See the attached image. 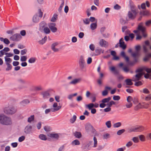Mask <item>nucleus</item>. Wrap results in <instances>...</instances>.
Returning <instances> with one entry per match:
<instances>
[{
    "mask_svg": "<svg viewBox=\"0 0 151 151\" xmlns=\"http://www.w3.org/2000/svg\"><path fill=\"white\" fill-rule=\"evenodd\" d=\"M137 30H134L133 32L135 33H138L139 32H141L143 37H147V34L146 32V28L143 26V23H141L139 24L138 26Z\"/></svg>",
    "mask_w": 151,
    "mask_h": 151,
    "instance_id": "f257e3e1",
    "label": "nucleus"
},
{
    "mask_svg": "<svg viewBox=\"0 0 151 151\" xmlns=\"http://www.w3.org/2000/svg\"><path fill=\"white\" fill-rule=\"evenodd\" d=\"M121 55L124 58L127 63L129 65H132L136 63L138 61V58L137 57L134 58V61L133 62L130 61L129 57L127 56L125 53L124 51H122L121 53Z\"/></svg>",
    "mask_w": 151,
    "mask_h": 151,
    "instance_id": "f03ea898",
    "label": "nucleus"
},
{
    "mask_svg": "<svg viewBox=\"0 0 151 151\" xmlns=\"http://www.w3.org/2000/svg\"><path fill=\"white\" fill-rule=\"evenodd\" d=\"M0 123L2 124L9 125L12 123L11 119L4 115H0Z\"/></svg>",
    "mask_w": 151,
    "mask_h": 151,
    "instance_id": "7ed1b4c3",
    "label": "nucleus"
},
{
    "mask_svg": "<svg viewBox=\"0 0 151 151\" xmlns=\"http://www.w3.org/2000/svg\"><path fill=\"white\" fill-rule=\"evenodd\" d=\"M17 111L16 108L14 107L9 108H6L4 109V111L5 113L8 114H13Z\"/></svg>",
    "mask_w": 151,
    "mask_h": 151,
    "instance_id": "20e7f679",
    "label": "nucleus"
},
{
    "mask_svg": "<svg viewBox=\"0 0 151 151\" xmlns=\"http://www.w3.org/2000/svg\"><path fill=\"white\" fill-rule=\"evenodd\" d=\"M46 25V24L45 22H41L40 24V28L42 27L43 28V31L46 34H49L50 32V30L48 27H45Z\"/></svg>",
    "mask_w": 151,
    "mask_h": 151,
    "instance_id": "39448f33",
    "label": "nucleus"
},
{
    "mask_svg": "<svg viewBox=\"0 0 151 151\" xmlns=\"http://www.w3.org/2000/svg\"><path fill=\"white\" fill-rule=\"evenodd\" d=\"M148 48L151 50V46H150V42L149 41L147 40L145 42V44L143 45L144 51L145 53L148 52Z\"/></svg>",
    "mask_w": 151,
    "mask_h": 151,
    "instance_id": "423d86ee",
    "label": "nucleus"
},
{
    "mask_svg": "<svg viewBox=\"0 0 151 151\" xmlns=\"http://www.w3.org/2000/svg\"><path fill=\"white\" fill-rule=\"evenodd\" d=\"M21 38L20 35L19 34H16L10 37V39L13 41H17L19 40Z\"/></svg>",
    "mask_w": 151,
    "mask_h": 151,
    "instance_id": "0eeeda50",
    "label": "nucleus"
},
{
    "mask_svg": "<svg viewBox=\"0 0 151 151\" xmlns=\"http://www.w3.org/2000/svg\"><path fill=\"white\" fill-rule=\"evenodd\" d=\"M85 63V62L84 60V57L82 56L80 57L79 60V64L80 68L83 69L84 68Z\"/></svg>",
    "mask_w": 151,
    "mask_h": 151,
    "instance_id": "6e6552de",
    "label": "nucleus"
},
{
    "mask_svg": "<svg viewBox=\"0 0 151 151\" xmlns=\"http://www.w3.org/2000/svg\"><path fill=\"white\" fill-rule=\"evenodd\" d=\"M55 23H51L49 24L48 26L51 31L53 32H55L57 31V28L55 27Z\"/></svg>",
    "mask_w": 151,
    "mask_h": 151,
    "instance_id": "1a4fd4ad",
    "label": "nucleus"
},
{
    "mask_svg": "<svg viewBox=\"0 0 151 151\" xmlns=\"http://www.w3.org/2000/svg\"><path fill=\"white\" fill-rule=\"evenodd\" d=\"M136 14V12L134 11L129 12L128 13V16L129 18L131 19H134L135 17Z\"/></svg>",
    "mask_w": 151,
    "mask_h": 151,
    "instance_id": "9d476101",
    "label": "nucleus"
},
{
    "mask_svg": "<svg viewBox=\"0 0 151 151\" xmlns=\"http://www.w3.org/2000/svg\"><path fill=\"white\" fill-rule=\"evenodd\" d=\"M135 132H141L144 130L145 128L142 126H137L135 127Z\"/></svg>",
    "mask_w": 151,
    "mask_h": 151,
    "instance_id": "9b49d317",
    "label": "nucleus"
},
{
    "mask_svg": "<svg viewBox=\"0 0 151 151\" xmlns=\"http://www.w3.org/2000/svg\"><path fill=\"white\" fill-rule=\"evenodd\" d=\"M54 109H52V112L57 111L59 110L61 108L60 106H58V104L57 103H55L53 105Z\"/></svg>",
    "mask_w": 151,
    "mask_h": 151,
    "instance_id": "f8f14e48",
    "label": "nucleus"
},
{
    "mask_svg": "<svg viewBox=\"0 0 151 151\" xmlns=\"http://www.w3.org/2000/svg\"><path fill=\"white\" fill-rule=\"evenodd\" d=\"M120 46L124 50L126 48V45L125 44L122 38H121L119 40Z\"/></svg>",
    "mask_w": 151,
    "mask_h": 151,
    "instance_id": "ddd939ff",
    "label": "nucleus"
},
{
    "mask_svg": "<svg viewBox=\"0 0 151 151\" xmlns=\"http://www.w3.org/2000/svg\"><path fill=\"white\" fill-rule=\"evenodd\" d=\"M111 54L113 56V59L115 60H118L119 59V57L116 56V53L114 51H111Z\"/></svg>",
    "mask_w": 151,
    "mask_h": 151,
    "instance_id": "4468645a",
    "label": "nucleus"
},
{
    "mask_svg": "<svg viewBox=\"0 0 151 151\" xmlns=\"http://www.w3.org/2000/svg\"><path fill=\"white\" fill-rule=\"evenodd\" d=\"M99 43L101 46L105 47L108 45V43L103 39L100 40Z\"/></svg>",
    "mask_w": 151,
    "mask_h": 151,
    "instance_id": "2eb2a0df",
    "label": "nucleus"
},
{
    "mask_svg": "<svg viewBox=\"0 0 151 151\" xmlns=\"http://www.w3.org/2000/svg\"><path fill=\"white\" fill-rule=\"evenodd\" d=\"M42 95L44 99L48 98L50 96V93L48 91L42 92Z\"/></svg>",
    "mask_w": 151,
    "mask_h": 151,
    "instance_id": "dca6fc26",
    "label": "nucleus"
},
{
    "mask_svg": "<svg viewBox=\"0 0 151 151\" xmlns=\"http://www.w3.org/2000/svg\"><path fill=\"white\" fill-rule=\"evenodd\" d=\"M148 107V104H146L144 106L139 103L135 107V109H138L142 108H147Z\"/></svg>",
    "mask_w": 151,
    "mask_h": 151,
    "instance_id": "f3484780",
    "label": "nucleus"
},
{
    "mask_svg": "<svg viewBox=\"0 0 151 151\" xmlns=\"http://www.w3.org/2000/svg\"><path fill=\"white\" fill-rule=\"evenodd\" d=\"M58 45V43H55L53 44L51 46V48L52 49L54 52H57L59 51V50L58 49L55 48V47L57 46Z\"/></svg>",
    "mask_w": 151,
    "mask_h": 151,
    "instance_id": "a211bd4d",
    "label": "nucleus"
},
{
    "mask_svg": "<svg viewBox=\"0 0 151 151\" xmlns=\"http://www.w3.org/2000/svg\"><path fill=\"white\" fill-rule=\"evenodd\" d=\"M32 127L31 126H27L25 129V132L27 134L29 133L31 131Z\"/></svg>",
    "mask_w": 151,
    "mask_h": 151,
    "instance_id": "6ab92c4d",
    "label": "nucleus"
},
{
    "mask_svg": "<svg viewBox=\"0 0 151 151\" xmlns=\"http://www.w3.org/2000/svg\"><path fill=\"white\" fill-rule=\"evenodd\" d=\"M48 136L50 137L58 139L59 138V135L57 134H49L48 135Z\"/></svg>",
    "mask_w": 151,
    "mask_h": 151,
    "instance_id": "aec40b11",
    "label": "nucleus"
},
{
    "mask_svg": "<svg viewBox=\"0 0 151 151\" xmlns=\"http://www.w3.org/2000/svg\"><path fill=\"white\" fill-rule=\"evenodd\" d=\"M0 40L1 41H3L6 44L8 45L10 43L9 41L7 38L4 39L3 38L0 37Z\"/></svg>",
    "mask_w": 151,
    "mask_h": 151,
    "instance_id": "412c9836",
    "label": "nucleus"
},
{
    "mask_svg": "<svg viewBox=\"0 0 151 151\" xmlns=\"http://www.w3.org/2000/svg\"><path fill=\"white\" fill-rule=\"evenodd\" d=\"M81 79L80 78L75 79L72 81L70 82L69 83L70 84H75L78 83L80 81Z\"/></svg>",
    "mask_w": 151,
    "mask_h": 151,
    "instance_id": "4be33fe9",
    "label": "nucleus"
},
{
    "mask_svg": "<svg viewBox=\"0 0 151 151\" xmlns=\"http://www.w3.org/2000/svg\"><path fill=\"white\" fill-rule=\"evenodd\" d=\"M150 58H151V53H149L145 55L143 59V60L145 61H148Z\"/></svg>",
    "mask_w": 151,
    "mask_h": 151,
    "instance_id": "5701e85b",
    "label": "nucleus"
},
{
    "mask_svg": "<svg viewBox=\"0 0 151 151\" xmlns=\"http://www.w3.org/2000/svg\"><path fill=\"white\" fill-rule=\"evenodd\" d=\"M39 20V17L37 15H35L33 18V21L34 22L37 23Z\"/></svg>",
    "mask_w": 151,
    "mask_h": 151,
    "instance_id": "b1692460",
    "label": "nucleus"
},
{
    "mask_svg": "<svg viewBox=\"0 0 151 151\" xmlns=\"http://www.w3.org/2000/svg\"><path fill=\"white\" fill-rule=\"evenodd\" d=\"M110 70L111 71L113 72L115 74H117L118 73V70L116 69L114 67H111L110 68Z\"/></svg>",
    "mask_w": 151,
    "mask_h": 151,
    "instance_id": "393cba45",
    "label": "nucleus"
},
{
    "mask_svg": "<svg viewBox=\"0 0 151 151\" xmlns=\"http://www.w3.org/2000/svg\"><path fill=\"white\" fill-rule=\"evenodd\" d=\"M127 130L128 132L129 133L132 132H135V127H129L127 129Z\"/></svg>",
    "mask_w": 151,
    "mask_h": 151,
    "instance_id": "a878e982",
    "label": "nucleus"
},
{
    "mask_svg": "<svg viewBox=\"0 0 151 151\" xmlns=\"http://www.w3.org/2000/svg\"><path fill=\"white\" fill-rule=\"evenodd\" d=\"M97 26V24L96 23H92L90 25L91 29L93 30L96 29Z\"/></svg>",
    "mask_w": 151,
    "mask_h": 151,
    "instance_id": "bb28decb",
    "label": "nucleus"
},
{
    "mask_svg": "<svg viewBox=\"0 0 151 151\" xmlns=\"http://www.w3.org/2000/svg\"><path fill=\"white\" fill-rule=\"evenodd\" d=\"M86 108H87L89 110H91L94 107V104L92 103H90L86 105Z\"/></svg>",
    "mask_w": 151,
    "mask_h": 151,
    "instance_id": "cd10ccee",
    "label": "nucleus"
},
{
    "mask_svg": "<svg viewBox=\"0 0 151 151\" xmlns=\"http://www.w3.org/2000/svg\"><path fill=\"white\" fill-rule=\"evenodd\" d=\"M141 15H148L150 14V13L147 10L142 11L140 12Z\"/></svg>",
    "mask_w": 151,
    "mask_h": 151,
    "instance_id": "c85d7f7f",
    "label": "nucleus"
},
{
    "mask_svg": "<svg viewBox=\"0 0 151 151\" xmlns=\"http://www.w3.org/2000/svg\"><path fill=\"white\" fill-rule=\"evenodd\" d=\"M74 136L77 138H80L81 137V132H75L74 133Z\"/></svg>",
    "mask_w": 151,
    "mask_h": 151,
    "instance_id": "c756f323",
    "label": "nucleus"
},
{
    "mask_svg": "<svg viewBox=\"0 0 151 151\" xmlns=\"http://www.w3.org/2000/svg\"><path fill=\"white\" fill-rule=\"evenodd\" d=\"M142 73H138L135 75V77L136 78V80H139L140 78H141L142 76L143 75Z\"/></svg>",
    "mask_w": 151,
    "mask_h": 151,
    "instance_id": "7c9ffc66",
    "label": "nucleus"
},
{
    "mask_svg": "<svg viewBox=\"0 0 151 151\" xmlns=\"http://www.w3.org/2000/svg\"><path fill=\"white\" fill-rule=\"evenodd\" d=\"M111 98L109 97L107 98H105L102 100L101 102L102 103H108L111 100Z\"/></svg>",
    "mask_w": 151,
    "mask_h": 151,
    "instance_id": "2f4dec72",
    "label": "nucleus"
},
{
    "mask_svg": "<svg viewBox=\"0 0 151 151\" xmlns=\"http://www.w3.org/2000/svg\"><path fill=\"white\" fill-rule=\"evenodd\" d=\"M34 120V115H31L28 119L27 122L29 123H31V122H33Z\"/></svg>",
    "mask_w": 151,
    "mask_h": 151,
    "instance_id": "473e14b6",
    "label": "nucleus"
},
{
    "mask_svg": "<svg viewBox=\"0 0 151 151\" xmlns=\"http://www.w3.org/2000/svg\"><path fill=\"white\" fill-rule=\"evenodd\" d=\"M88 145L84 144L83 145L82 148L85 151H87L90 149L89 147H88Z\"/></svg>",
    "mask_w": 151,
    "mask_h": 151,
    "instance_id": "72a5a7b5",
    "label": "nucleus"
},
{
    "mask_svg": "<svg viewBox=\"0 0 151 151\" xmlns=\"http://www.w3.org/2000/svg\"><path fill=\"white\" fill-rule=\"evenodd\" d=\"M125 82L126 84L128 85H132L133 84V83L132 82L131 80L129 79H126Z\"/></svg>",
    "mask_w": 151,
    "mask_h": 151,
    "instance_id": "f704fd0d",
    "label": "nucleus"
},
{
    "mask_svg": "<svg viewBox=\"0 0 151 151\" xmlns=\"http://www.w3.org/2000/svg\"><path fill=\"white\" fill-rule=\"evenodd\" d=\"M80 144L79 141L77 139H76L72 142V144L73 145H78Z\"/></svg>",
    "mask_w": 151,
    "mask_h": 151,
    "instance_id": "c9c22d12",
    "label": "nucleus"
},
{
    "mask_svg": "<svg viewBox=\"0 0 151 151\" xmlns=\"http://www.w3.org/2000/svg\"><path fill=\"white\" fill-rule=\"evenodd\" d=\"M39 137L41 139L46 140L47 139V137L46 136L43 134H41L39 136Z\"/></svg>",
    "mask_w": 151,
    "mask_h": 151,
    "instance_id": "e433bc0d",
    "label": "nucleus"
},
{
    "mask_svg": "<svg viewBox=\"0 0 151 151\" xmlns=\"http://www.w3.org/2000/svg\"><path fill=\"white\" fill-rule=\"evenodd\" d=\"M140 140L142 142H144L145 140V136L143 135H140L138 136Z\"/></svg>",
    "mask_w": 151,
    "mask_h": 151,
    "instance_id": "4c0bfd02",
    "label": "nucleus"
},
{
    "mask_svg": "<svg viewBox=\"0 0 151 151\" xmlns=\"http://www.w3.org/2000/svg\"><path fill=\"white\" fill-rule=\"evenodd\" d=\"M6 64L7 66V68H6V70L8 71L11 70L12 68V65L8 63H6Z\"/></svg>",
    "mask_w": 151,
    "mask_h": 151,
    "instance_id": "58836bf2",
    "label": "nucleus"
},
{
    "mask_svg": "<svg viewBox=\"0 0 151 151\" xmlns=\"http://www.w3.org/2000/svg\"><path fill=\"white\" fill-rule=\"evenodd\" d=\"M64 1L63 0H62V3L60 5L59 9H58V11L60 13H61L62 12V9L64 6Z\"/></svg>",
    "mask_w": 151,
    "mask_h": 151,
    "instance_id": "ea45409f",
    "label": "nucleus"
},
{
    "mask_svg": "<svg viewBox=\"0 0 151 151\" xmlns=\"http://www.w3.org/2000/svg\"><path fill=\"white\" fill-rule=\"evenodd\" d=\"M76 119V116L75 115H74L72 118L70 120V122L71 123H73L74 122Z\"/></svg>",
    "mask_w": 151,
    "mask_h": 151,
    "instance_id": "a19ab883",
    "label": "nucleus"
},
{
    "mask_svg": "<svg viewBox=\"0 0 151 151\" xmlns=\"http://www.w3.org/2000/svg\"><path fill=\"white\" fill-rule=\"evenodd\" d=\"M132 55L133 58L138 57L139 55V52H135L132 53Z\"/></svg>",
    "mask_w": 151,
    "mask_h": 151,
    "instance_id": "79ce46f5",
    "label": "nucleus"
},
{
    "mask_svg": "<svg viewBox=\"0 0 151 151\" xmlns=\"http://www.w3.org/2000/svg\"><path fill=\"white\" fill-rule=\"evenodd\" d=\"M58 15L56 14H55L52 17L51 19V21L52 22H55L58 18Z\"/></svg>",
    "mask_w": 151,
    "mask_h": 151,
    "instance_id": "37998d69",
    "label": "nucleus"
},
{
    "mask_svg": "<svg viewBox=\"0 0 151 151\" xmlns=\"http://www.w3.org/2000/svg\"><path fill=\"white\" fill-rule=\"evenodd\" d=\"M132 140L134 143H138L139 142L138 138L137 137H133L132 139Z\"/></svg>",
    "mask_w": 151,
    "mask_h": 151,
    "instance_id": "c03bdc74",
    "label": "nucleus"
},
{
    "mask_svg": "<svg viewBox=\"0 0 151 151\" xmlns=\"http://www.w3.org/2000/svg\"><path fill=\"white\" fill-rule=\"evenodd\" d=\"M77 95V93L69 95L68 96V98L69 99H71L73 98V97L76 96Z\"/></svg>",
    "mask_w": 151,
    "mask_h": 151,
    "instance_id": "a18cd8bd",
    "label": "nucleus"
},
{
    "mask_svg": "<svg viewBox=\"0 0 151 151\" xmlns=\"http://www.w3.org/2000/svg\"><path fill=\"white\" fill-rule=\"evenodd\" d=\"M121 125L122 124L120 122H119L114 124L113 125V126L115 128L121 126Z\"/></svg>",
    "mask_w": 151,
    "mask_h": 151,
    "instance_id": "49530a36",
    "label": "nucleus"
},
{
    "mask_svg": "<svg viewBox=\"0 0 151 151\" xmlns=\"http://www.w3.org/2000/svg\"><path fill=\"white\" fill-rule=\"evenodd\" d=\"M5 60L6 62V63H11L12 61V59L10 58H7L6 57H5Z\"/></svg>",
    "mask_w": 151,
    "mask_h": 151,
    "instance_id": "de8ad7c7",
    "label": "nucleus"
},
{
    "mask_svg": "<svg viewBox=\"0 0 151 151\" xmlns=\"http://www.w3.org/2000/svg\"><path fill=\"white\" fill-rule=\"evenodd\" d=\"M36 60V58H32L29 60V62L30 63H34L35 61Z\"/></svg>",
    "mask_w": 151,
    "mask_h": 151,
    "instance_id": "09e8293b",
    "label": "nucleus"
},
{
    "mask_svg": "<svg viewBox=\"0 0 151 151\" xmlns=\"http://www.w3.org/2000/svg\"><path fill=\"white\" fill-rule=\"evenodd\" d=\"M125 131L124 129H123L119 130L117 132V134L118 135H120Z\"/></svg>",
    "mask_w": 151,
    "mask_h": 151,
    "instance_id": "8fccbe9b",
    "label": "nucleus"
},
{
    "mask_svg": "<svg viewBox=\"0 0 151 151\" xmlns=\"http://www.w3.org/2000/svg\"><path fill=\"white\" fill-rule=\"evenodd\" d=\"M106 124L108 128H110L111 127V122L110 121H109L106 122Z\"/></svg>",
    "mask_w": 151,
    "mask_h": 151,
    "instance_id": "3c124183",
    "label": "nucleus"
},
{
    "mask_svg": "<svg viewBox=\"0 0 151 151\" xmlns=\"http://www.w3.org/2000/svg\"><path fill=\"white\" fill-rule=\"evenodd\" d=\"M47 39V37L45 36L44 38L43 39H42L40 41V43L41 44H43L44 43Z\"/></svg>",
    "mask_w": 151,
    "mask_h": 151,
    "instance_id": "603ef678",
    "label": "nucleus"
},
{
    "mask_svg": "<svg viewBox=\"0 0 151 151\" xmlns=\"http://www.w3.org/2000/svg\"><path fill=\"white\" fill-rule=\"evenodd\" d=\"M18 81L19 83L21 84H24L25 83V80L22 79H18Z\"/></svg>",
    "mask_w": 151,
    "mask_h": 151,
    "instance_id": "864d4df0",
    "label": "nucleus"
},
{
    "mask_svg": "<svg viewBox=\"0 0 151 151\" xmlns=\"http://www.w3.org/2000/svg\"><path fill=\"white\" fill-rule=\"evenodd\" d=\"M83 22L85 24H89L90 23L89 19H83Z\"/></svg>",
    "mask_w": 151,
    "mask_h": 151,
    "instance_id": "5fc2aeb1",
    "label": "nucleus"
},
{
    "mask_svg": "<svg viewBox=\"0 0 151 151\" xmlns=\"http://www.w3.org/2000/svg\"><path fill=\"white\" fill-rule=\"evenodd\" d=\"M29 102V101L28 100L26 99L23 101L21 103L22 105H24V104H28Z\"/></svg>",
    "mask_w": 151,
    "mask_h": 151,
    "instance_id": "6e6d98bb",
    "label": "nucleus"
},
{
    "mask_svg": "<svg viewBox=\"0 0 151 151\" xmlns=\"http://www.w3.org/2000/svg\"><path fill=\"white\" fill-rule=\"evenodd\" d=\"M120 99V97L119 96H114L113 97V99L114 100H119Z\"/></svg>",
    "mask_w": 151,
    "mask_h": 151,
    "instance_id": "4d7b16f0",
    "label": "nucleus"
},
{
    "mask_svg": "<svg viewBox=\"0 0 151 151\" xmlns=\"http://www.w3.org/2000/svg\"><path fill=\"white\" fill-rule=\"evenodd\" d=\"M123 70L125 72L127 73L129 71V69L127 67H124L122 68Z\"/></svg>",
    "mask_w": 151,
    "mask_h": 151,
    "instance_id": "13d9d810",
    "label": "nucleus"
},
{
    "mask_svg": "<svg viewBox=\"0 0 151 151\" xmlns=\"http://www.w3.org/2000/svg\"><path fill=\"white\" fill-rule=\"evenodd\" d=\"M93 140L94 141V145L93 147H96L97 145V139L95 137H94Z\"/></svg>",
    "mask_w": 151,
    "mask_h": 151,
    "instance_id": "bf43d9fd",
    "label": "nucleus"
},
{
    "mask_svg": "<svg viewBox=\"0 0 151 151\" xmlns=\"http://www.w3.org/2000/svg\"><path fill=\"white\" fill-rule=\"evenodd\" d=\"M27 57L26 56H22L21 57L20 60L22 62L25 61L27 60Z\"/></svg>",
    "mask_w": 151,
    "mask_h": 151,
    "instance_id": "052dcab7",
    "label": "nucleus"
},
{
    "mask_svg": "<svg viewBox=\"0 0 151 151\" xmlns=\"http://www.w3.org/2000/svg\"><path fill=\"white\" fill-rule=\"evenodd\" d=\"M132 100V97L131 96H128L127 98V101L128 103H131V101Z\"/></svg>",
    "mask_w": 151,
    "mask_h": 151,
    "instance_id": "680f3d73",
    "label": "nucleus"
},
{
    "mask_svg": "<svg viewBox=\"0 0 151 151\" xmlns=\"http://www.w3.org/2000/svg\"><path fill=\"white\" fill-rule=\"evenodd\" d=\"M38 13L39 14V17L40 18H41L42 16L43 13L40 9H39L38 10Z\"/></svg>",
    "mask_w": 151,
    "mask_h": 151,
    "instance_id": "e2e57ef3",
    "label": "nucleus"
},
{
    "mask_svg": "<svg viewBox=\"0 0 151 151\" xmlns=\"http://www.w3.org/2000/svg\"><path fill=\"white\" fill-rule=\"evenodd\" d=\"M149 73H148L146 74H144V77L146 78H148L150 77L151 78V74H149Z\"/></svg>",
    "mask_w": 151,
    "mask_h": 151,
    "instance_id": "0e129e2a",
    "label": "nucleus"
},
{
    "mask_svg": "<svg viewBox=\"0 0 151 151\" xmlns=\"http://www.w3.org/2000/svg\"><path fill=\"white\" fill-rule=\"evenodd\" d=\"M25 138V137L24 136H22L19 137V142H22L24 140Z\"/></svg>",
    "mask_w": 151,
    "mask_h": 151,
    "instance_id": "69168bd1",
    "label": "nucleus"
},
{
    "mask_svg": "<svg viewBox=\"0 0 151 151\" xmlns=\"http://www.w3.org/2000/svg\"><path fill=\"white\" fill-rule=\"evenodd\" d=\"M27 52V50L26 49H24L22 50L21 51V54L22 55H24Z\"/></svg>",
    "mask_w": 151,
    "mask_h": 151,
    "instance_id": "338daca9",
    "label": "nucleus"
},
{
    "mask_svg": "<svg viewBox=\"0 0 151 151\" xmlns=\"http://www.w3.org/2000/svg\"><path fill=\"white\" fill-rule=\"evenodd\" d=\"M133 144V142L132 141L128 142L126 144V146L127 147L131 146Z\"/></svg>",
    "mask_w": 151,
    "mask_h": 151,
    "instance_id": "774afa93",
    "label": "nucleus"
}]
</instances>
